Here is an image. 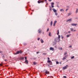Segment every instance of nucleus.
<instances>
[{"mask_svg":"<svg viewBox=\"0 0 78 78\" xmlns=\"http://www.w3.org/2000/svg\"><path fill=\"white\" fill-rule=\"evenodd\" d=\"M78 9H77L76 12V13H77V12H78Z\"/></svg>","mask_w":78,"mask_h":78,"instance_id":"nucleus-27","label":"nucleus"},{"mask_svg":"<svg viewBox=\"0 0 78 78\" xmlns=\"http://www.w3.org/2000/svg\"><path fill=\"white\" fill-rule=\"evenodd\" d=\"M52 10L54 12H57V11L55 9H53Z\"/></svg>","mask_w":78,"mask_h":78,"instance_id":"nucleus-10","label":"nucleus"},{"mask_svg":"<svg viewBox=\"0 0 78 78\" xmlns=\"http://www.w3.org/2000/svg\"><path fill=\"white\" fill-rule=\"evenodd\" d=\"M31 14H32V13H31Z\"/></svg>","mask_w":78,"mask_h":78,"instance_id":"nucleus-63","label":"nucleus"},{"mask_svg":"<svg viewBox=\"0 0 78 78\" xmlns=\"http://www.w3.org/2000/svg\"><path fill=\"white\" fill-rule=\"evenodd\" d=\"M0 66H3V64H0Z\"/></svg>","mask_w":78,"mask_h":78,"instance_id":"nucleus-41","label":"nucleus"},{"mask_svg":"<svg viewBox=\"0 0 78 78\" xmlns=\"http://www.w3.org/2000/svg\"><path fill=\"white\" fill-rule=\"evenodd\" d=\"M60 11H64V10L63 9H61L60 10Z\"/></svg>","mask_w":78,"mask_h":78,"instance_id":"nucleus-19","label":"nucleus"},{"mask_svg":"<svg viewBox=\"0 0 78 78\" xmlns=\"http://www.w3.org/2000/svg\"><path fill=\"white\" fill-rule=\"evenodd\" d=\"M76 31V30H73V31Z\"/></svg>","mask_w":78,"mask_h":78,"instance_id":"nucleus-57","label":"nucleus"},{"mask_svg":"<svg viewBox=\"0 0 78 78\" xmlns=\"http://www.w3.org/2000/svg\"><path fill=\"white\" fill-rule=\"evenodd\" d=\"M65 57V58H67V57H68V55H66Z\"/></svg>","mask_w":78,"mask_h":78,"instance_id":"nucleus-33","label":"nucleus"},{"mask_svg":"<svg viewBox=\"0 0 78 78\" xmlns=\"http://www.w3.org/2000/svg\"><path fill=\"white\" fill-rule=\"evenodd\" d=\"M51 62L50 60H48L47 62H48V63H50V62Z\"/></svg>","mask_w":78,"mask_h":78,"instance_id":"nucleus-23","label":"nucleus"},{"mask_svg":"<svg viewBox=\"0 0 78 78\" xmlns=\"http://www.w3.org/2000/svg\"><path fill=\"white\" fill-rule=\"evenodd\" d=\"M70 33V31H68V33Z\"/></svg>","mask_w":78,"mask_h":78,"instance_id":"nucleus-54","label":"nucleus"},{"mask_svg":"<svg viewBox=\"0 0 78 78\" xmlns=\"http://www.w3.org/2000/svg\"><path fill=\"white\" fill-rule=\"evenodd\" d=\"M57 6H58V7H59V6H58V5H57Z\"/></svg>","mask_w":78,"mask_h":78,"instance_id":"nucleus-61","label":"nucleus"},{"mask_svg":"<svg viewBox=\"0 0 78 78\" xmlns=\"http://www.w3.org/2000/svg\"><path fill=\"white\" fill-rule=\"evenodd\" d=\"M21 59L22 60H23L24 59V57H22V58H21Z\"/></svg>","mask_w":78,"mask_h":78,"instance_id":"nucleus-30","label":"nucleus"},{"mask_svg":"<svg viewBox=\"0 0 78 78\" xmlns=\"http://www.w3.org/2000/svg\"><path fill=\"white\" fill-rule=\"evenodd\" d=\"M49 30V28H48V29L47 30V32H48V30Z\"/></svg>","mask_w":78,"mask_h":78,"instance_id":"nucleus-39","label":"nucleus"},{"mask_svg":"<svg viewBox=\"0 0 78 78\" xmlns=\"http://www.w3.org/2000/svg\"><path fill=\"white\" fill-rule=\"evenodd\" d=\"M67 52L66 51L64 54V55H67Z\"/></svg>","mask_w":78,"mask_h":78,"instance_id":"nucleus-24","label":"nucleus"},{"mask_svg":"<svg viewBox=\"0 0 78 78\" xmlns=\"http://www.w3.org/2000/svg\"><path fill=\"white\" fill-rule=\"evenodd\" d=\"M19 53L20 54H22V52L20 51H18L15 54V55H18V54H19Z\"/></svg>","mask_w":78,"mask_h":78,"instance_id":"nucleus-1","label":"nucleus"},{"mask_svg":"<svg viewBox=\"0 0 78 78\" xmlns=\"http://www.w3.org/2000/svg\"><path fill=\"white\" fill-rule=\"evenodd\" d=\"M45 73L46 74H49V73H50V72L47 71H46L45 72Z\"/></svg>","mask_w":78,"mask_h":78,"instance_id":"nucleus-11","label":"nucleus"},{"mask_svg":"<svg viewBox=\"0 0 78 78\" xmlns=\"http://www.w3.org/2000/svg\"><path fill=\"white\" fill-rule=\"evenodd\" d=\"M68 9H66V11H67L68 10Z\"/></svg>","mask_w":78,"mask_h":78,"instance_id":"nucleus-47","label":"nucleus"},{"mask_svg":"<svg viewBox=\"0 0 78 78\" xmlns=\"http://www.w3.org/2000/svg\"><path fill=\"white\" fill-rule=\"evenodd\" d=\"M25 60H27V57H25Z\"/></svg>","mask_w":78,"mask_h":78,"instance_id":"nucleus-45","label":"nucleus"},{"mask_svg":"<svg viewBox=\"0 0 78 78\" xmlns=\"http://www.w3.org/2000/svg\"><path fill=\"white\" fill-rule=\"evenodd\" d=\"M70 36H71V34H70L69 35H68L66 36L67 37H69Z\"/></svg>","mask_w":78,"mask_h":78,"instance_id":"nucleus-16","label":"nucleus"},{"mask_svg":"<svg viewBox=\"0 0 78 78\" xmlns=\"http://www.w3.org/2000/svg\"><path fill=\"white\" fill-rule=\"evenodd\" d=\"M56 22H57V21H54L53 23L54 27H55V25H56Z\"/></svg>","mask_w":78,"mask_h":78,"instance_id":"nucleus-9","label":"nucleus"},{"mask_svg":"<svg viewBox=\"0 0 78 78\" xmlns=\"http://www.w3.org/2000/svg\"><path fill=\"white\" fill-rule=\"evenodd\" d=\"M59 30H57V35H59Z\"/></svg>","mask_w":78,"mask_h":78,"instance_id":"nucleus-14","label":"nucleus"},{"mask_svg":"<svg viewBox=\"0 0 78 78\" xmlns=\"http://www.w3.org/2000/svg\"><path fill=\"white\" fill-rule=\"evenodd\" d=\"M52 76H49V77H50V78H51Z\"/></svg>","mask_w":78,"mask_h":78,"instance_id":"nucleus-53","label":"nucleus"},{"mask_svg":"<svg viewBox=\"0 0 78 78\" xmlns=\"http://www.w3.org/2000/svg\"><path fill=\"white\" fill-rule=\"evenodd\" d=\"M51 4L52 8H54V5H54V3L53 2H52Z\"/></svg>","mask_w":78,"mask_h":78,"instance_id":"nucleus-7","label":"nucleus"},{"mask_svg":"<svg viewBox=\"0 0 78 78\" xmlns=\"http://www.w3.org/2000/svg\"><path fill=\"white\" fill-rule=\"evenodd\" d=\"M33 64H34V65H36V64H37V63L36 62H33Z\"/></svg>","mask_w":78,"mask_h":78,"instance_id":"nucleus-18","label":"nucleus"},{"mask_svg":"<svg viewBox=\"0 0 78 78\" xmlns=\"http://www.w3.org/2000/svg\"><path fill=\"white\" fill-rule=\"evenodd\" d=\"M70 15H71V13H69L68 14V16H70Z\"/></svg>","mask_w":78,"mask_h":78,"instance_id":"nucleus-29","label":"nucleus"},{"mask_svg":"<svg viewBox=\"0 0 78 78\" xmlns=\"http://www.w3.org/2000/svg\"><path fill=\"white\" fill-rule=\"evenodd\" d=\"M3 58H5V56L4 55H3Z\"/></svg>","mask_w":78,"mask_h":78,"instance_id":"nucleus-51","label":"nucleus"},{"mask_svg":"<svg viewBox=\"0 0 78 78\" xmlns=\"http://www.w3.org/2000/svg\"><path fill=\"white\" fill-rule=\"evenodd\" d=\"M55 48H57V47L56 46H55Z\"/></svg>","mask_w":78,"mask_h":78,"instance_id":"nucleus-56","label":"nucleus"},{"mask_svg":"<svg viewBox=\"0 0 78 78\" xmlns=\"http://www.w3.org/2000/svg\"><path fill=\"white\" fill-rule=\"evenodd\" d=\"M50 65H52V62H51L50 63Z\"/></svg>","mask_w":78,"mask_h":78,"instance_id":"nucleus-37","label":"nucleus"},{"mask_svg":"<svg viewBox=\"0 0 78 78\" xmlns=\"http://www.w3.org/2000/svg\"><path fill=\"white\" fill-rule=\"evenodd\" d=\"M38 2V3H41V1H38V2Z\"/></svg>","mask_w":78,"mask_h":78,"instance_id":"nucleus-36","label":"nucleus"},{"mask_svg":"<svg viewBox=\"0 0 78 78\" xmlns=\"http://www.w3.org/2000/svg\"><path fill=\"white\" fill-rule=\"evenodd\" d=\"M39 53V52H36L37 54H38V53Z\"/></svg>","mask_w":78,"mask_h":78,"instance_id":"nucleus-46","label":"nucleus"},{"mask_svg":"<svg viewBox=\"0 0 78 78\" xmlns=\"http://www.w3.org/2000/svg\"><path fill=\"white\" fill-rule=\"evenodd\" d=\"M32 11H34V10H32Z\"/></svg>","mask_w":78,"mask_h":78,"instance_id":"nucleus-58","label":"nucleus"},{"mask_svg":"<svg viewBox=\"0 0 78 78\" xmlns=\"http://www.w3.org/2000/svg\"><path fill=\"white\" fill-rule=\"evenodd\" d=\"M60 41V39H59L58 38H56L55 40V41L57 42H59Z\"/></svg>","mask_w":78,"mask_h":78,"instance_id":"nucleus-2","label":"nucleus"},{"mask_svg":"<svg viewBox=\"0 0 78 78\" xmlns=\"http://www.w3.org/2000/svg\"><path fill=\"white\" fill-rule=\"evenodd\" d=\"M77 25V24H71V25H72V26H76Z\"/></svg>","mask_w":78,"mask_h":78,"instance_id":"nucleus-12","label":"nucleus"},{"mask_svg":"<svg viewBox=\"0 0 78 78\" xmlns=\"http://www.w3.org/2000/svg\"><path fill=\"white\" fill-rule=\"evenodd\" d=\"M38 32L39 33V34H41L42 33V30L41 29H39L38 31Z\"/></svg>","mask_w":78,"mask_h":78,"instance_id":"nucleus-3","label":"nucleus"},{"mask_svg":"<svg viewBox=\"0 0 78 78\" xmlns=\"http://www.w3.org/2000/svg\"><path fill=\"white\" fill-rule=\"evenodd\" d=\"M48 60H50V58H49V57H48Z\"/></svg>","mask_w":78,"mask_h":78,"instance_id":"nucleus-49","label":"nucleus"},{"mask_svg":"<svg viewBox=\"0 0 78 78\" xmlns=\"http://www.w3.org/2000/svg\"><path fill=\"white\" fill-rule=\"evenodd\" d=\"M60 37H61V36H60V35H58V39H60Z\"/></svg>","mask_w":78,"mask_h":78,"instance_id":"nucleus-22","label":"nucleus"},{"mask_svg":"<svg viewBox=\"0 0 78 78\" xmlns=\"http://www.w3.org/2000/svg\"><path fill=\"white\" fill-rule=\"evenodd\" d=\"M53 24V21H51V27L52 26V24Z\"/></svg>","mask_w":78,"mask_h":78,"instance_id":"nucleus-17","label":"nucleus"},{"mask_svg":"<svg viewBox=\"0 0 78 78\" xmlns=\"http://www.w3.org/2000/svg\"><path fill=\"white\" fill-rule=\"evenodd\" d=\"M59 64H61L62 63L61 62H59Z\"/></svg>","mask_w":78,"mask_h":78,"instance_id":"nucleus-52","label":"nucleus"},{"mask_svg":"<svg viewBox=\"0 0 78 78\" xmlns=\"http://www.w3.org/2000/svg\"><path fill=\"white\" fill-rule=\"evenodd\" d=\"M64 78H67V76H63Z\"/></svg>","mask_w":78,"mask_h":78,"instance_id":"nucleus-42","label":"nucleus"},{"mask_svg":"<svg viewBox=\"0 0 78 78\" xmlns=\"http://www.w3.org/2000/svg\"><path fill=\"white\" fill-rule=\"evenodd\" d=\"M61 37H62V39H63V37L62 36V35H61Z\"/></svg>","mask_w":78,"mask_h":78,"instance_id":"nucleus-44","label":"nucleus"},{"mask_svg":"<svg viewBox=\"0 0 78 78\" xmlns=\"http://www.w3.org/2000/svg\"><path fill=\"white\" fill-rule=\"evenodd\" d=\"M41 0H39V1H41Z\"/></svg>","mask_w":78,"mask_h":78,"instance_id":"nucleus-60","label":"nucleus"},{"mask_svg":"<svg viewBox=\"0 0 78 78\" xmlns=\"http://www.w3.org/2000/svg\"><path fill=\"white\" fill-rule=\"evenodd\" d=\"M5 61L6 62V61H8V60L6 59L5 60Z\"/></svg>","mask_w":78,"mask_h":78,"instance_id":"nucleus-50","label":"nucleus"},{"mask_svg":"<svg viewBox=\"0 0 78 78\" xmlns=\"http://www.w3.org/2000/svg\"><path fill=\"white\" fill-rule=\"evenodd\" d=\"M66 59V57H64L63 58V59H62V60H64L65 59Z\"/></svg>","mask_w":78,"mask_h":78,"instance_id":"nucleus-21","label":"nucleus"},{"mask_svg":"<svg viewBox=\"0 0 78 78\" xmlns=\"http://www.w3.org/2000/svg\"><path fill=\"white\" fill-rule=\"evenodd\" d=\"M3 53V52L2 51H0V53Z\"/></svg>","mask_w":78,"mask_h":78,"instance_id":"nucleus-43","label":"nucleus"},{"mask_svg":"<svg viewBox=\"0 0 78 78\" xmlns=\"http://www.w3.org/2000/svg\"><path fill=\"white\" fill-rule=\"evenodd\" d=\"M56 64H59V62H56Z\"/></svg>","mask_w":78,"mask_h":78,"instance_id":"nucleus-35","label":"nucleus"},{"mask_svg":"<svg viewBox=\"0 0 78 78\" xmlns=\"http://www.w3.org/2000/svg\"><path fill=\"white\" fill-rule=\"evenodd\" d=\"M55 14L56 15V16H57L58 15V13L57 12H55Z\"/></svg>","mask_w":78,"mask_h":78,"instance_id":"nucleus-31","label":"nucleus"},{"mask_svg":"<svg viewBox=\"0 0 78 78\" xmlns=\"http://www.w3.org/2000/svg\"><path fill=\"white\" fill-rule=\"evenodd\" d=\"M58 3H59V2H58Z\"/></svg>","mask_w":78,"mask_h":78,"instance_id":"nucleus-64","label":"nucleus"},{"mask_svg":"<svg viewBox=\"0 0 78 78\" xmlns=\"http://www.w3.org/2000/svg\"><path fill=\"white\" fill-rule=\"evenodd\" d=\"M69 47V48H71V47H72V45H70Z\"/></svg>","mask_w":78,"mask_h":78,"instance_id":"nucleus-48","label":"nucleus"},{"mask_svg":"<svg viewBox=\"0 0 78 78\" xmlns=\"http://www.w3.org/2000/svg\"><path fill=\"white\" fill-rule=\"evenodd\" d=\"M45 1H46V2H47V0H45Z\"/></svg>","mask_w":78,"mask_h":78,"instance_id":"nucleus-59","label":"nucleus"},{"mask_svg":"<svg viewBox=\"0 0 78 78\" xmlns=\"http://www.w3.org/2000/svg\"><path fill=\"white\" fill-rule=\"evenodd\" d=\"M49 2H51L52 0H48Z\"/></svg>","mask_w":78,"mask_h":78,"instance_id":"nucleus-55","label":"nucleus"},{"mask_svg":"<svg viewBox=\"0 0 78 78\" xmlns=\"http://www.w3.org/2000/svg\"><path fill=\"white\" fill-rule=\"evenodd\" d=\"M47 54L46 53H43V55H46Z\"/></svg>","mask_w":78,"mask_h":78,"instance_id":"nucleus-40","label":"nucleus"},{"mask_svg":"<svg viewBox=\"0 0 78 78\" xmlns=\"http://www.w3.org/2000/svg\"><path fill=\"white\" fill-rule=\"evenodd\" d=\"M43 34H44V32H43Z\"/></svg>","mask_w":78,"mask_h":78,"instance_id":"nucleus-62","label":"nucleus"},{"mask_svg":"<svg viewBox=\"0 0 78 78\" xmlns=\"http://www.w3.org/2000/svg\"><path fill=\"white\" fill-rule=\"evenodd\" d=\"M58 49L59 50H62V48H58Z\"/></svg>","mask_w":78,"mask_h":78,"instance_id":"nucleus-15","label":"nucleus"},{"mask_svg":"<svg viewBox=\"0 0 78 78\" xmlns=\"http://www.w3.org/2000/svg\"><path fill=\"white\" fill-rule=\"evenodd\" d=\"M56 43H55L54 44H53V46H54V45H56Z\"/></svg>","mask_w":78,"mask_h":78,"instance_id":"nucleus-32","label":"nucleus"},{"mask_svg":"<svg viewBox=\"0 0 78 78\" xmlns=\"http://www.w3.org/2000/svg\"><path fill=\"white\" fill-rule=\"evenodd\" d=\"M25 62L26 64H28V61L27 60L25 61Z\"/></svg>","mask_w":78,"mask_h":78,"instance_id":"nucleus-8","label":"nucleus"},{"mask_svg":"<svg viewBox=\"0 0 78 78\" xmlns=\"http://www.w3.org/2000/svg\"><path fill=\"white\" fill-rule=\"evenodd\" d=\"M72 18H70V19L68 20L67 21H66L67 22H72Z\"/></svg>","mask_w":78,"mask_h":78,"instance_id":"nucleus-6","label":"nucleus"},{"mask_svg":"<svg viewBox=\"0 0 78 78\" xmlns=\"http://www.w3.org/2000/svg\"><path fill=\"white\" fill-rule=\"evenodd\" d=\"M50 50H51L52 51H54L55 50V49L53 48L50 47L49 48Z\"/></svg>","mask_w":78,"mask_h":78,"instance_id":"nucleus-5","label":"nucleus"},{"mask_svg":"<svg viewBox=\"0 0 78 78\" xmlns=\"http://www.w3.org/2000/svg\"><path fill=\"white\" fill-rule=\"evenodd\" d=\"M41 2V3H43V2H44V0H43L41 1H40Z\"/></svg>","mask_w":78,"mask_h":78,"instance_id":"nucleus-34","label":"nucleus"},{"mask_svg":"<svg viewBox=\"0 0 78 78\" xmlns=\"http://www.w3.org/2000/svg\"><path fill=\"white\" fill-rule=\"evenodd\" d=\"M50 9V11H51V10L52 9V8L51 7V6H49Z\"/></svg>","mask_w":78,"mask_h":78,"instance_id":"nucleus-25","label":"nucleus"},{"mask_svg":"<svg viewBox=\"0 0 78 78\" xmlns=\"http://www.w3.org/2000/svg\"><path fill=\"white\" fill-rule=\"evenodd\" d=\"M70 30H71V31H73V28H70Z\"/></svg>","mask_w":78,"mask_h":78,"instance_id":"nucleus-26","label":"nucleus"},{"mask_svg":"<svg viewBox=\"0 0 78 78\" xmlns=\"http://www.w3.org/2000/svg\"><path fill=\"white\" fill-rule=\"evenodd\" d=\"M40 39V38L39 37H38V38H37V40H38V41H39Z\"/></svg>","mask_w":78,"mask_h":78,"instance_id":"nucleus-38","label":"nucleus"},{"mask_svg":"<svg viewBox=\"0 0 78 78\" xmlns=\"http://www.w3.org/2000/svg\"><path fill=\"white\" fill-rule=\"evenodd\" d=\"M40 41L41 43H44V41H43L42 39H41Z\"/></svg>","mask_w":78,"mask_h":78,"instance_id":"nucleus-13","label":"nucleus"},{"mask_svg":"<svg viewBox=\"0 0 78 78\" xmlns=\"http://www.w3.org/2000/svg\"><path fill=\"white\" fill-rule=\"evenodd\" d=\"M68 67H69L68 65H66L63 68V69H67Z\"/></svg>","mask_w":78,"mask_h":78,"instance_id":"nucleus-4","label":"nucleus"},{"mask_svg":"<svg viewBox=\"0 0 78 78\" xmlns=\"http://www.w3.org/2000/svg\"><path fill=\"white\" fill-rule=\"evenodd\" d=\"M74 58H75V57L74 56H73L71 58V59H73Z\"/></svg>","mask_w":78,"mask_h":78,"instance_id":"nucleus-28","label":"nucleus"},{"mask_svg":"<svg viewBox=\"0 0 78 78\" xmlns=\"http://www.w3.org/2000/svg\"><path fill=\"white\" fill-rule=\"evenodd\" d=\"M48 36H51V32H50L49 33V34H48Z\"/></svg>","mask_w":78,"mask_h":78,"instance_id":"nucleus-20","label":"nucleus"}]
</instances>
